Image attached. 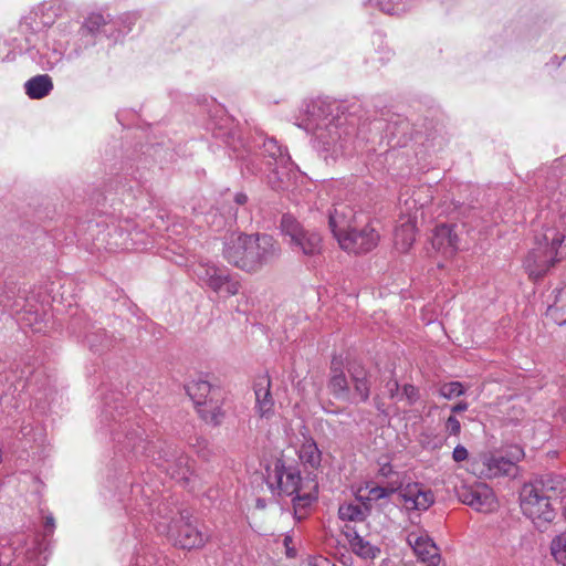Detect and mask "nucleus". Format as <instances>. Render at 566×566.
<instances>
[{"label": "nucleus", "mask_w": 566, "mask_h": 566, "mask_svg": "<svg viewBox=\"0 0 566 566\" xmlns=\"http://www.w3.org/2000/svg\"><path fill=\"white\" fill-rule=\"evenodd\" d=\"M336 239L343 250L360 254L373 250L378 243L379 235L374 228L367 224L359 230L350 228L340 232Z\"/></svg>", "instance_id": "obj_14"}, {"label": "nucleus", "mask_w": 566, "mask_h": 566, "mask_svg": "<svg viewBox=\"0 0 566 566\" xmlns=\"http://www.w3.org/2000/svg\"><path fill=\"white\" fill-rule=\"evenodd\" d=\"M412 0H367L366 4L387 14H401L411 7Z\"/></svg>", "instance_id": "obj_33"}, {"label": "nucleus", "mask_w": 566, "mask_h": 566, "mask_svg": "<svg viewBox=\"0 0 566 566\" xmlns=\"http://www.w3.org/2000/svg\"><path fill=\"white\" fill-rule=\"evenodd\" d=\"M368 509L356 503H344L338 509V516L343 521L361 522L367 516Z\"/></svg>", "instance_id": "obj_35"}, {"label": "nucleus", "mask_w": 566, "mask_h": 566, "mask_svg": "<svg viewBox=\"0 0 566 566\" xmlns=\"http://www.w3.org/2000/svg\"><path fill=\"white\" fill-rule=\"evenodd\" d=\"M301 462L312 469L319 467L322 453L313 439H306L298 449Z\"/></svg>", "instance_id": "obj_31"}, {"label": "nucleus", "mask_w": 566, "mask_h": 566, "mask_svg": "<svg viewBox=\"0 0 566 566\" xmlns=\"http://www.w3.org/2000/svg\"><path fill=\"white\" fill-rule=\"evenodd\" d=\"M439 394L443 398L451 400L463 395L464 388L460 381H451L443 384L439 389Z\"/></svg>", "instance_id": "obj_38"}, {"label": "nucleus", "mask_w": 566, "mask_h": 566, "mask_svg": "<svg viewBox=\"0 0 566 566\" xmlns=\"http://www.w3.org/2000/svg\"><path fill=\"white\" fill-rule=\"evenodd\" d=\"M208 536L205 534L197 520H179V547L184 549L200 548L207 542Z\"/></svg>", "instance_id": "obj_19"}, {"label": "nucleus", "mask_w": 566, "mask_h": 566, "mask_svg": "<svg viewBox=\"0 0 566 566\" xmlns=\"http://www.w3.org/2000/svg\"><path fill=\"white\" fill-rule=\"evenodd\" d=\"M208 113V119L206 128L211 130L212 135L217 138L223 139L234 151H238L237 158L241 161L242 170L251 175H259L263 172L261 165V158L259 154H252L250 149L239 150L237 143L240 146L245 147L240 138L237 136V132L233 129V120L227 114L223 106L211 101L208 108H205ZM262 163L271 168L275 165H289L291 157L285 148L277 144L274 138H264L262 142Z\"/></svg>", "instance_id": "obj_2"}, {"label": "nucleus", "mask_w": 566, "mask_h": 566, "mask_svg": "<svg viewBox=\"0 0 566 566\" xmlns=\"http://www.w3.org/2000/svg\"><path fill=\"white\" fill-rule=\"evenodd\" d=\"M379 473L385 478H390L394 474L392 465L390 463L382 464L379 469Z\"/></svg>", "instance_id": "obj_50"}, {"label": "nucleus", "mask_w": 566, "mask_h": 566, "mask_svg": "<svg viewBox=\"0 0 566 566\" xmlns=\"http://www.w3.org/2000/svg\"><path fill=\"white\" fill-rule=\"evenodd\" d=\"M155 555L150 554L145 548L138 549L132 560V566H155Z\"/></svg>", "instance_id": "obj_41"}, {"label": "nucleus", "mask_w": 566, "mask_h": 566, "mask_svg": "<svg viewBox=\"0 0 566 566\" xmlns=\"http://www.w3.org/2000/svg\"><path fill=\"white\" fill-rule=\"evenodd\" d=\"M7 563L2 559H0V566L6 565Z\"/></svg>", "instance_id": "obj_55"}, {"label": "nucleus", "mask_w": 566, "mask_h": 566, "mask_svg": "<svg viewBox=\"0 0 566 566\" xmlns=\"http://www.w3.org/2000/svg\"><path fill=\"white\" fill-rule=\"evenodd\" d=\"M557 165L562 167L564 170H566V155L557 160Z\"/></svg>", "instance_id": "obj_52"}, {"label": "nucleus", "mask_w": 566, "mask_h": 566, "mask_svg": "<svg viewBox=\"0 0 566 566\" xmlns=\"http://www.w3.org/2000/svg\"><path fill=\"white\" fill-rule=\"evenodd\" d=\"M85 24L90 31L94 32L105 24V20L101 14H92L88 17Z\"/></svg>", "instance_id": "obj_45"}, {"label": "nucleus", "mask_w": 566, "mask_h": 566, "mask_svg": "<svg viewBox=\"0 0 566 566\" xmlns=\"http://www.w3.org/2000/svg\"><path fill=\"white\" fill-rule=\"evenodd\" d=\"M524 458V451L518 446L510 449L506 455L499 453H483L474 462L479 474L486 479L510 475L516 468V463Z\"/></svg>", "instance_id": "obj_11"}, {"label": "nucleus", "mask_w": 566, "mask_h": 566, "mask_svg": "<svg viewBox=\"0 0 566 566\" xmlns=\"http://www.w3.org/2000/svg\"><path fill=\"white\" fill-rule=\"evenodd\" d=\"M329 392L336 398L344 401H352V390L349 381L343 369L332 365L331 376L327 384Z\"/></svg>", "instance_id": "obj_26"}, {"label": "nucleus", "mask_w": 566, "mask_h": 566, "mask_svg": "<svg viewBox=\"0 0 566 566\" xmlns=\"http://www.w3.org/2000/svg\"><path fill=\"white\" fill-rule=\"evenodd\" d=\"M156 530L159 534L167 536L169 539L175 541L177 531V523L175 521L174 511L159 509L155 521Z\"/></svg>", "instance_id": "obj_30"}, {"label": "nucleus", "mask_w": 566, "mask_h": 566, "mask_svg": "<svg viewBox=\"0 0 566 566\" xmlns=\"http://www.w3.org/2000/svg\"><path fill=\"white\" fill-rule=\"evenodd\" d=\"M350 384L353 385L352 401H367L370 394L368 371L360 365H353L348 369Z\"/></svg>", "instance_id": "obj_25"}, {"label": "nucleus", "mask_w": 566, "mask_h": 566, "mask_svg": "<svg viewBox=\"0 0 566 566\" xmlns=\"http://www.w3.org/2000/svg\"><path fill=\"white\" fill-rule=\"evenodd\" d=\"M189 444L200 458L207 460L211 455V449L206 438L196 437Z\"/></svg>", "instance_id": "obj_40"}, {"label": "nucleus", "mask_w": 566, "mask_h": 566, "mask_svg": "<svg viewBox=\"0 0 566 566\" xmlns=\"http://www.w3.org/2000/svg\"><path fill=\"white\" fill-rule=\"evenodd\" d=\"M407 543L420 560L428 566H439L441 559L439 548L426 531L409 532Z\"/></svg>", "instance_id": "obj_16"}, {"label": "nucleus", "mask_w": 566, "mask_h": 566, "mask_svg": "<svg viewBox=\"0 0 566 566\" xmlns=\"http://www.w3.org/2000/svg\"><path fill=\"white\" fill-rule=\"evenodd\" d=\"M406 510L426 511L434 502L431 490L419 483H409L399 490Z\"/></svg>", "instance_id": "obj_17"}, {"label": "nucleus", "mask_w": 566, "mask_h": 566, "mask_svg": "<svg viewBox=\"0 0 566 566\" xmlns=\"http://www.w3.org/2000/svg\"><path fill=\"white\" fill-rule=\"evenodd\" d=\"M310 566H336L329 559L324 557H314L310 560Z\"/></svg>", "instance_id": "obj_49"}, {"label": "nucleus", "mask_w": 566, "mask_h": 566, "mask_svg": "<svg viewBox=\"0 0 566 566\" xmlns=\"http://www.w3.org/2000/svg\"><path fill=\"white\" fill-rule=\"evenodd\" d=\"M238 220V210L229 206H222L217 200L206 214V222L216 231H220L227 227H232Z\"/></svg>", "instance_id": "obj_23"}, {"label": "nucleus", "mask_w": 566, "mask_h": 566, "mask_svg": "<svg viewBox=\"0 0 566 566\" xmlns=\"http://www.w3.org/2000/svg\"><path fill=\"white\" fill-rule=\"evenodd\" d=\"M258 506H259V507H264V503H263V501H262V500H258Z\"/></svg>", "instance_id": "obj_54"}, {"label": "nucleus", "mask_w": 566, "mask_h": 566, "mask_svg": "<svg viewBox=\"0 0 566 566\" xmlns=\"http://www.w3.org/2000/svg\"><path fill=\"white\" fill-rule=\"evenodd\" d=\"M200 479L192 464L186 463L185 468H179V485L195 491L199 485Z\"/></svg>", "instance_id": "obj_36"}, {"label": "nucleus", "mask_w": 566, "mask_h": 566, "mask_svg": "<svg viewBox=\"0 0 566 566\" xmlns=\"http://www.w3.org/2000/svg\"><path fill=\"white\" fill-rule=\"evenodd\" d=\"M25 94L32 99H41L53 90L52 78L46 74L31 77L24 83Z\"/></svg>", "instance_id": "obj_29"}, {"label": "nucleus", "mask_w": 566, "mask_h": 566, "mask_svg": "<svg viewBox=\"0 0 566 566\" xmlns=\"http://www.w3.org/2000/svg\"><path fill=\"white\" fill-rule=\"evenodd\" d=\"M468 408H469V405L464 401H461V402L452 406L451 411L457 413V412L465 411V410H468Z\"/></svg>", "instance_id": "obj_51"}, {"label": "nucleus", "mask_w": 566, "mask_h": 566, "mask_svg": "<svg viewBox=\"0 0 566 566\" xmlns=\"http://www.w3.org/2000/svg\"><path fill=\"white\" fill-rule=\"evenodd\" d=\"M469 452L462 444H458L452 451V459L455 462H462L468 459Z\"/></svg>", "instance_id": "obj_46"}, {"label": "nucleus", "mask_w": 566, "mask_h": 566, "mask_svg": "<svg viewBox=\"0 0 566 566\" xmlns=\"http://www.w3.org/2000/svg\"><path fill=\"white\" fill-rule=\"evenodd\" d=\"M93 234L96 235L93 239V248L96 251H108L116 252L119 250H130L136 248V242L133 238L134 232L128 231L122 227H106V229L98 230L99 226L96 223L90 226ZM135 234H137L135 232Z\"/></svg>", "instance_id": "obj_12"}, {"label": "nucleus", "mask_w": 566, "mask_h": 566, "mask_svg": "<svg viewBox=\"0 0 566 566\" xmlns=\"http://www.w3.org/2000/svg\"><path fill=\"white\" fill-rule=\"evenodd\" d=\"M444 429L449 436H459L461 432V423L454 416H450L446 420Z\"/></svg>", "instance_id": "obj_44"}, {"label": "nucleus", "mask_w": 566, "mask_h": 566, "mask_svg": "<svg viewBox=\"0 0 566 566\" xmlns=\"http://www.w3.org/2000/svg\"><path fill=\"white\" fill-rule=\"evenodd\" d=\"M432 248L449 258L459 250V238L451 224H439L434 228L431 237Z\"/></svg>", "instance_id": "obj_18"}, {"label": "nucleus", "mask_w": 566, "mask_h": 566, "mask_svg": "<svg viewBox=\"0 0 566 566\" xmlns=\"http://www.w3.org/2000/svg\"><path fill=\"white\" fill-rule=\"evenodd\" d=\"M126 439H127V446H128V447H132V448H135V447H136V443H135V441H134V438H133V437L127 436V437H126Z\"/></svg>", "instance_id": "obj_53"}, {"label": "nucleus", "mask_w": 566, "mask_h": 566, "mask_svg": "<svg viewBox=\"0 0 566 566\" xmlns=\"http://www.w3.org/2000/svg\"><path fill=\"white\" fill-rule=\"evenodd\" d=\"M18 319L25 326L32 327L34 331L40 332L41 328L36 327V324H39L42 318L39 312L32 311V310H24L23 312H18Z\"/></svg>", "instance_id": "obj_39"}, {"label": "nucleus", "mask_w": 566, "mask_h": 566, "mask_svg": "<svg viewBox=\"0 0 566 566\" xmlns=\"http://www.w3.org/2000/svg\"><path fill=\"white\" fill-rule=\"evenodd\" d=\"M354 218L353 210L342 203L336 205L334 210L329 213V228L335 238L350 229V221Z\"/></svg>", "instance_id": "obj_28"}, {"label": "nucleus", "mask_w": 566, "mask_h": 566, "mask_svg": "<svg viewBox=\"0 0 566 566\" xmlns=\"http://www.w3.org/2000/svg\"><path fill=\"white\" fill-rule=\"evenodd\" d=\"M428 187L421 186L416 190L406 188L401 190L399 203L401 218L395 230V247L400 252H407L416 240V222L419 209L431 201V195Z\"/></svg>", "instance_id": "obj_6"}, {"label": "nucleus", "mask_w": 566, "mask_h": 566, "mask_svg": "<svg viewBox=\"0 0 566 566\" xmlns=\"http://www.w3.org/2000/svg\"><path fill=\"white\" fill-rule=\"evenodd\" d=\"M219 202L222 206L235 208L238 211L240 208L244 211L249 210V197L244 191H233L231 189H226L220 193Z\"/></svg>", "instance_id": "obj_34"}, {"label": "nucleus", "mask_w": 566, "mask_h": 566, "mask_svg": "<svg viewBox=\"0 0 566 566\" xmlns=\"http://www.w3.org/2000/svg\"><path fill=\"white\" fill-rule=\"evenodd\" d=\"M520 506L523 514L537 527L551 523L555 517L551 500L533 482L522 488Z\"/></svg>", "instance_id": "obj_9"}, {"label": "nucleus", "mask_w": 566, "mask_h": 566, "mask_svg": "<svg viewBox=\"0 0 566 566\" xmlns=\"http://www.w3.org/2000/svg\"><path fill=\"white\" fill-rule=\"evenodd\" d=\"M266 484L273 495L291 496L294 516L301 521L307 515L308 507L316 501L318 483L314 476H301L295 465H286L277 460L273 469L268 470Z\"/></svg>", "instance_id": "obj_4"}, {"label": "nucleus", "mask_w": 566, "mask_h": 566, "mask_svg": "<svg viewBox=\"0 0 566 566\" xmlns=\"http://www.w3.org/2000/svg\"><path fill=\"white\" fill-rule=\"evenodd\" d=\"M84 342L94 353H102L109 349L113 345V338L106 335L102 327L95 326V324L84 327Z\"/></svg>", "instance_id": "obj_27"}, {"label": "nucleus", "mask_w": 566, "mask_h": 566, "mask_svg": "<svg viewBox=\"0 0 566 566\" xmlns=\"http://www.w3.org/2000/svg\"><path fill=\"white\" fill-rule=\"evenodd\" d=\"M402 399H406L409 405H415L419 399L418 388L410 384L405 385L400 395V400Z\"/></svg>", "instance_id": "obj_43"}, {"label": "nucleus", "mask_w": 566, "mask_h": 566, "mask_svg": "<svg viewBox=\"0 0 566 566\" xmlns=\"http://www.w3.org/2000/svg\"><path fill=\"white\" fill-rule=\"evenodd\" d=\"M55 521L54 517L49 514L44 517V536H49L54 532Z\"/></svg>", "instance_id": "obj_47"}, {"label": "nucleus", "mask_w": 566, "mask_h": 566, "mask_svg": "<svg viewBox=\"0 0 566 566\" xmlns=\"http://www.w3.org/2000/svg\"><path fill=\"white\" fill-rule=\"evenodd\" d=\"M295 125L311 134L313 148L326 161H336L353 151L355 117L343 104L328 97L305 101Z\"/></svg>", "instance_id": "obj_1"}, {"label": "nucleus", "mask_w": 566, "mask_h": 566, "mask_svg": "<svg viewBox=\"0 0 566 566\" xmlns=\"http://www.w3.org/2000/svg\"><path fill=\"white\" fill-rule=\"evenodd\" d=\"M399 488L397 485L391 486H373L368 491V499L378 501L390 496Z\"/></svg>", "instance_id": "obj_42"}, {"label": "nucleus", "mask_w": 566, "mask_h": 566, "mask_svg": "<svg viewBox=\"0 0 566 566\" xmlns=\"http://www.w3.org/2000/svg\"><path fill=\"white\" fill-rule=\"evenodd\" d=\"M551 501L566 496V478L547 473L533 482Z\"/></svg>", "instance_id": "obj_24"}, {"label": "nucleus", "mask_w": 566, "mask_h": 566, "mask_svg": "<svg viewBox=\"0 0 566 566\" xmlns=\"http://www.w3.org/2000/svg\"><path fill=\"white\" fill-rule=\"evenodd\" d=\"M554 303L548 305L547 315L558 325L566 323V285L554 291Z\"/></svg>", "instance_id": "obj_32"}, {"label": "nucleus", "mask_w": 566, "mask_h": 566, "mask_svg": "<svg viewBox=\"0 0 566 566\" xmlns=\"http://www.w3.org/2000/svg\"><path fill=\"white\" fill-rule=\"evenodd\" d=\"M55 31L45 35V40L40 44H34L25 50L28 56L41 66L43 70H52L63 59L66 51L64 42L56 40Z\"/></svg>", "instance_id": "obj_13"}, {"label": "nucleus", "mask_w": 566, "mask_h": 566, "mask_svg": "<svg viewBox=\"0 0 566 566\" xmlns=\"http://www.w3.org/2000/svg\"><path fill=\"white\" fill-rule=\"evenodd\" d=\"M271 379L268 375L260 376L254 384L255 409L262 418L273 413L274 400L271 395Z\"/></svg>", "instance_id": "obj_22"}, {"label": "nucleus", "mask_w": 566, "mask_h": 566, "mask_svg": "<svg viewBox=\"0 0 566 566\" xmlns=\"http://www.w3.org/2000/svg\"><path fill=\"white\" fill-rule=\"evenodd\" d=\"M387 389L389 392L390 398L400 400V392H399V385L396 380L389 381L387 384Z\"/></svg>", "instance_id": "obj_48"}, {"label": "nucleus", "mask_w": 566, "mask_h": 566, "mask_svg": "<svg viewBox=\"0 0 566 566\" xmlns=\"http://www.w3.org/2000/svg\"><path fill=\"white\" fill-rule=\"evenodd\" d=\"M344 535L352 552L363 559H375L380 554V547L361 536L355 527L346 526Z\"/></svg>", "instance_id": "obj_20"}, {"label": "nucleus", "mask_w": 566, "mask_h": 566, "mask_svg": "<svg viewBox=\"0 0 566 566\" xmlns=\"http://www.w3.org/2000/svg\"><path fill=\"white\" fill-rule=\"evenodd\" d=\"M199 285L212 292L220 300L237 295L241 289L240 281L230 270L213 262H200L193 269Z\"/></svg>", "instance_id": "obj_8"}, {"label": "nucleus", "mask_w": 566, "mask_h": 566, "mask_svg": "<svg viewBox=\"0 0 566 566\" xmlns=\"http://www.w3.org/2000/svg\"><path fill=\"white\" fill-rule=\"evenodd\" d=\"M269 169L268 184L276 191L289 189L297 177V168L292 160H289V165H275Z\"/></svg>", "instance_id": "obj_21"}, {"label": "nucleus", "mask_w": 566, "mask_h": 566, "mask_svg": "<svg viewBox=\"0 0 566 566\" xmlns=\"http://www.w3.org/2000/svg\"><path fill=\"white\" fill-rule=\"evenodd\" d=\"M281 229L284 235L290 238V245L293 251H300L305 255H316L321 252V234L316 231L304 229L291 214L282 217Z\"/></svg>", "instance_id": "obj_10"}, {"label": "nucleus", "mask_w": 566, "mask_h": 566, "mask_svg": "<svg viewBox=\"0 0 566 566\" xmlns=\"http://www.w3.org/2000/svg\"><path fill=\"white\" fill-rule=\"evenodd\" d=\"M551 553L555 560L566 566V532L555 536L551 543Z\"/></svg>", "instance_id": "obj_37"}, {"label": "nucleus", "mask_w": 566, "mask_h": 566, "mask_svg": "<svg viewBox=\"0 0 566 566\" xmlns=\"http://www.w3.org/2000/svg\"><path fill=\"white\" fill-rule=\"evenodd\" d=\"M564 239L565 233L554 228H546L535 238L536 247L532 249L524 261V268L531 279H542L562 260L558 248Z\"/></svg>", "instance_id": "obj_7"}, {"label": "nucleus", "mask_w": 566, "mask_h": 566, "mask_svg": "<svg viewBox=\"0 0 566 566\" xmlns=\"http://www.w3.org/2000/svg\"><path fill=\"white\" fill-rule=\"evenodd\" d=\"M460 501L482 513H490L496 509V499L490 486L484 483H476L462 486L458 491Z\"/></svg>", "instance_id": "obj_15"}, {"label": "nucleus", "mask_w": 566, "mask_h": 566, "mask_svg": "<svg viewBox=\"0 0 566 566\" xmlns=\"http://www.w3.org/2000/svg\"><path fill=\"white\" fill-rule=\"evenodd\" d=\"M184 387L199 418L208 426H221L226 418L222 390L202 375L186 381Z\"/></svg>", "instance_id": "obj_5"}, {"label": "nucleus", "mask_w": 566, "mask_h": 566, "mask_svg": "<svg viewBox=\"0 0 566 566\" xmlns=\"http://www.w3.org/2000/svg\"><path fill=\"white\" fill-rule=\"evenodd\" d=\"M281 245L266 233H231L223 242L222 255L233 266L256 273L281 256Z\"/></svg>", "instance_id": "obj_3"}]
</instances>
